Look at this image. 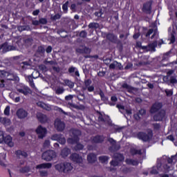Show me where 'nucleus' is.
<instances>
[{"label": "nucleus", "instance_id": "nucleus-57", "mask_svg": "<svg viewBox=\"0 0 177 177\" xmlns=\"http://www.w3.org/2000/svg\"><path fill=\"white\" fill-rule=\"evenodd\" d=\"M133 118H135V120H136V121H140V120H142V116L140 115V114H139L138 112L133 115Z\"/></svg>", "mask_w": 177, "mask_h": 177}, {"label": "nucleus", "instance_id": "nucleus-15", "mask_svg": "<svg viewBox=\"0 0 177 177\" xmlns=\"http://www.w3.org/2000/svg\"><path fill=\"white\" fill-rule=\"evenodd\" d=\"M36 117L38 121H39V122H41V124H45V122H48V116L42 113H37Z\"/></svg>", "mask_w": 177, "mask_h": 177}, {"label": "nucleus", "instance_id": "nucleus-46", "mask_svg": "<svg viewBox=\"0 0 177 177\" xmlns=\"http://www.w3.org/2000/svg\"><path fill=\"white\" fill-rule=\"evenodd\" d=\"M116 107L118 109H119L120 113H122V114H124V113H125V106L121 105V104H117Z\"/></svg>", "mask_w": 177, "mask_h": 177}, {"label": "nucleus", "instance_id": "nucleus-7", "mask_svg": "<svg viewBox=\"0 0 177 177\" xmlns=\"http://www.w3.org/2000/svg\"><path fill=\"white\" fill-rule=\"evenodd\" d=\"M0 48L2 49L3 53H6V52H9L10 50H16L17 49L16 46L9 45L8 42H5L0 45Z\"/></svg>", "mask_w": 177, "mask_h": 177}, {"label": "nucleus", "instance_id": "nucleus-53", "mask_svg": "<svg viewBox=\"0 0 177 177\" xmlns=\"http://www.w3.org/2000/svg\"><path fill=\"white\" fill-rule=\"evenodd\" d=\"M169 82L170 84H172V85H174V84H177L176 77H175V76L170 77Z\"/></svg>", "mask_w": 177, "mask_h": 177}, {"label": "nucleus", "instance_id": "nucleus-45", "mask_svg": "<svg viewBox=\"0 0 177 177\" xmlns=\"http://www.w3.org/2000/svg\"><path fill=\"white\" fill-rule=\"evenodd\" d=\"M68 143H70L71 145H74L75 143H78V141L77 139L71 137V138H68L67 140Z\"/></svg>", "mask_w": 177, "mask_h": 177}, {"label": "nucleus", "instance_id": "nucleus-50", "mask_svg": "<svg viewBox=\"0 0 177 177\" xmlns=\"http://www.w3.org/2000/svg\"><path fill=\"white\" fill-rule=\"evenodd\" d=\"M80 38H86V36L88 35V32L85 30H82L80 33Z\"/></svg>", "mask_w": 177, "mask_h": 177}, {"label": "nucleus", "instance_id": "nucleus-10", "mask_svg": "<svg viewBox=\"0 0 177 177\" xmlns=\"http://www.w3.org/2000/svg\"><path fill=\"white\" fill-rule=\"evenodd\" d=\"M16 114L19 120H24L28 115V112L23 109H19L17 111Z\"/></svg>", "mask_w": 177, "mask_h": 177}, {"label": "nucleus", "instance_id": "nucleus-4", "mask_svg": "<svg viewBox=\"0 0 177 177\" xmlns=\"http://www.w3.org/2000/svg\"><path fill=\"white\" fill-rule=\"evenodd\" d=\"M136 46L138 48H141V49H144L145 50H147V52H154L155 48H156V43H151L148 45V46H142V42L137 41L136 42Z\"/></svg>", "mask_w": 177, "mask_h": 177}, {"label": "nucleus", "instance_id": "nucleus-17", "mask_svg": "<svg viewBox=\"0 0 177 177\" xmlns=\"http://www.w3.org/2000/svg\"><path fill=\"white\" fill-rule=\"evenodd\" d=\"M3 142L6 143V145H8L9 147H13V146H15V143L12 141V137L10 136H3Z\"/></svg>", "mask_w": 177, "mask_h": 177}, {"label": "nucleus", "instance_id": "nucleus-32", "mask_svg": "<svg viewBox=\"0 0 177 177\" xmlns=\"http://www.w3.org/2000/svg\"><path fill=\"white\" fill-rule=\"evenodd\" d=\"M24 42L27 45V46H31L32 45V42H34V39H32V37H28L24 39Z\"/></svg>", "mask_w": 177, "mask_h": 177}, {"label": "nucleus", "instance_id": "nucleus-37", "mask_svg": "<svg viewBox=\"0 0 177 177\" xmlns=\"http://www.w3.org/2000/svg\"><path fill=\"white\" fill-rule=\"evenodd\" d=\"M174 158H175L174 156H172L171 158H167V156H163L161 158V160H167L168 164H172V162H174Z\"/></svg>", "mask_w": 177, "mask_h": 177}, {"label": "nucleus", "instance_id": "nucleus-34", "mask_svg": "<svg viewBox=\"0 0 177 177\" xmlns=\"http://www.w3.org/2000/svg\"><path fill=\"white\" fill-rule=\"evenodd\" d=\"M64 82L66 86H68L71 89H73L74 88V82H71L68 80H64Z\"/></svg>", "mask_w": 177, "mask_h": 177}, {"label": "nucleus", "instance_id": "nucleus-49", "mask_svg": "<svg viewBox=\"0 0 177 177\" xmlns=\"http://www.w3.org/2000/svg\"><path fill=\"white\" fill-rule=\"evenodd\" d=\"M161 109H162V103L156 102V111H158V110H162Z\"/></svg>", "mask_w": 177, "mask_h": 177}, {"label": "nucleus", "instance_id": "nucleus-61", "mask_svg": "<svg viewBox=\"0 0 177 177\" xmlns=\"http://www.w3.org/2000/svg\"><path fill=\"white\" fill-rule=\"evenodd\" d=\"M138 114L141 116V118H143L144 115H146V110L145 109H140L138 111Z\"/></svg>", "mask_w": 177, "mask_h": 177}, {"label": "nucleus", "instance_id": "nucleus-6", "mask_svg": "<svg viewBox=\"0 0 177 177\" xmlns=\"http://www.w3.org/2000/svg\"><path fill=\"white\" fill-rule=\"evenodd\" d=\"M36 133L38 135L39 139H44L46 136V128L39 125L35 130Z\"/></svg>", "mask_w": 177, "mask_h": 177}, {"label": "nucleus", "instance_id": "nucleus-9", "mask_svg": "<svg viewBox=\"0 0 177 177\" xmlns=\"http://www.w3.org/2000/svg\"><path fill=\"white\" fill-rule=\"evenodd\" d=\"M75 52L79 55H83L84 53L88 55V53H91V49L85 46H80L75 49Z\"/></svg>", "mask_w": 177, "mask_h": 177}, {"label": "nucleus", "instance_id": "nucleus-55", "mask_svg": "<svg viewBox=\"0 0 177 177\" xmlns=\"http://www.w3.org/2000/svg\"><path fill=\"white\" fill-rule=\"evenodd\" d=\"M4 151L3 147H0V157H3V159L6 158V155L3 153Z\"/></svg>", "mask_w": 177, "mask_h": 177}, {"label": "nucleus", "instance_id": "nucleus-47", "mask_svg": "<svg viewBox=\"0 0 177 177\" xmlns=\"http://www.w3.org/2000/svg\"><path fill=\"white\" fill-rule=\"evenodd\" d=\"M111 165H112V167H118V165H120V162L117 160H113L111 162H110Z\"/></svg>", "mask_w": 177, "mask_h": 177}, {"label": "nucleus", "instance_id": "nucleus-28", "mask_svg": "<svg viewBox=\"0 0 177 177\" xmlns=\"http://www.w3.org/2000/svg\"><path fill=\"white\" fill-rule=\"evenodd\" d=\"M68 71L70 74H73V73H75V75H76L77 77H80V72L78 71V70H77V68L74 66H71L68 68Z\"/></svg>", "mask_w": 177, "mask_h": 177}, {"label": "nucleus", "instance_id": "nucleus-12", "mask_svg": "<svg viewBox=\"0 0 177 177\" xmlns=\"http://www.w3.org/2000/svg\"><path fill=\"white\" fill-rule=\"evenodd\" d=\"M109 68L111 70H124V66H122L121 63L117 61H113V63L109 65Z\"/></svg>", "mask_w": 177, "mask_h": 177}, {"label": "nucleus", "instance_id": "nucleus-56", "mask_svg": "<svg viewBox=\"0 0 177 177\" xmlns=\"http://www.w3.org/2000/svg\"><path fill=\"white\" fill-rule=\"evenodd\" d=\"M113 149V151H118L119 149H120V145H117V143L113 145V147H110V150Z\"/></svg>", "mask_w": 177, "mask_h": 177}, {"label": "nucleus", "instance_id": "nucleus-54", "mask_svg": "<svg viewBox=\"0 0 177 177\" xmlns=\"http://www.w3.org/2000/svg\"><path fill=\"white\" fill-rule=\"evenodd\" d=\"M41 74H39V72L38 71H35L32 73V78H38V77H40Z\"/></svg>", "mask_w": 177, "mask_h": 177}, {"label": "nucleus", "instance_id": "nucleus-58", "mask_svg": "<svg viewBox=\"0 0 177 177\" xmlns=\"http://www.w3.org/2000/svg\"><path fill=\"white\" fill-rule=\"evenodd\" d=\"M84 149V146L81 143H77L76 146L75 147V150H82Z\"/></svg>", "mask_w": 177, "mask_h": 177}, {"label": "nucleus", "instance_id": "nucleus-63", "mask_svg": "<svg viewBox=\"0 0 177 177\" xmlns=\"http://www.w3.org/2000/svg\"><path fill=\"white\" fill-rule=\"evenodd\" d=\"M151 114H156V104H153L150 109Z\"/></svg>", "mask_w": 177, "mask_h": 177}, {"label": "nucleus", "instance_id": "nucleus-21", "mask_svg": "<svg viewBox=\"0 0 177 177\" xmlns=\"http://www.w3.org/2000/svg\"><path fill=\"white\" fill-rule=\"evenodd\" d=\"M17 30L19 32H23V31H31V27L29 25L18 26Z\"/></svg>", "mask_w": 177, "mask_h": 177}, {"label": "nucleus", "instance_id": "nucleus-59", "mask_svg": "<svg viewBox=\"0 0 177 177\" xmlns=\"http://www.w3.org/2000/svg\"><path fill=\"white\" fill-rule=\"evenodd\" d=\"M4 114L5 115H9V114H10V107L9 106L6 107Z\"/></svg>", "mask_w": 177, "mask_h": 177}, {"label": "nucleus", "instance_id": "nucleus-18", "mask_svg": "<svg viewBox=\"0 0 177 177\" xmlns=\"http://www.w3.org/2000/svg\"><path fill=\"white\" fill-rule=\"evenodd\" d=\"M71 158L75 162H77L79 164H81V162H82V157L81 156L78 155L77 153H73L71 156Z\"/></svg>", "mask_w": 177, "mask_h": 177}, {"label": "nucleus", "instance_id": "nucleus-27", "mask_svg": "<svg viewBox=\"0 0 177 177\" xmlns=\"http://www.w3.org/2000/svg\"><path fill=\"white\" fill-rule=\"evenodd\" d=\"M70 153H71V151L70 150V149L65 147L62 150L61 156L64 158L67 157L68 154H70Z\"/></svg>", "mask_w": 177, "mask_h": 177}, {"label": "nucleus", "instance_id": "nucleus-3", "mask_svg": "<svg viewBox=\"0 0 177 177\" xmlns=\"http://www.w3.org/2000/svg\"><path fill=\"white\" fill-rule=\"evenodd\" d=\"M137 137L143 142H149L153 138V131L149 130L147 133L140 132L138 133Z\"/></svg>", "mask_w": 177, "mask_h": 177}, {"label": "nucleus", "instance_id": "nucleus-24", "mask_svg": "<svg viewBox=\"0 0 177 177\" xmlns=\"http://www.w3.org/2000/svg\"><path fill=\"white\" fill-rule=\"evenodd\" d=\"M113 158H115V160H116L119 162H121L124 160V155L118 153H115L113 154Z\"/></svg>", "mask_w": 177, "mask_h": 177}, {"label": "nucleus", "instance_id": "nucleus-48", "mask_svg": "<svg viewBox=\"0 0 177 177\" xmlns=\"http://www.w3.org/2000/svg\"><path fill=\"white\" fill-rule=\"evenodd\" d=\"M39 24H43V25L48 24V19L46 18H40L39 19Z\"/></svg>", "mask_w": 177, "mask_h": 177}, {"label": "nucleus", "instance_id": "nucleus-31", "mask_svg": "<svg viewBox=\"0 0 177 177\" xmlns=\"http://www.w3.org/2000/svg\"><path fill=\"white\" fill-rule=\"evenodd\" d=\"M64 87L63 86H57L55 88V92L56 95H62V93H64Z\"/></svg>", "mask_w": 177, "mask_h": 177}, {"label": "nucleus", "instance_id": "nucleus-22", "mask_svg": "<svg viewBox=\"0 0 177 177\" xmlns=\"http://www.w3.org/2000/svg\"><path fill=\"white\" fill-rule=\"evenodd\" d=\"M37 169H49V168H52V164L50 163H43V164H40L36 166Z\"/></svg>", "mask_w": 177, "mask_h": 177}, {"label": "nucleus", "instance_id": "nucleus-40", "mask_svg": "<svg viewBox=\"0 0 177 177\" xmlns=\"http://www.w3.org/2000/svg\"><path fill=\"white\" fill-rule=\"evenodd\" d=\"M130 153L133 155L135 156V154H142V151L141 150H137L135 149H131L130 150Z\"/></svg>", "mask_w": 177, "mask_h": 177}, {"label": "nucleus", "instance_id": "nucleus-29", "mask_svg": "<svg viewBox=\"0 0 177 177\" xmlns=\"http://www.w3.org/2000/svg\"><path fill=\"white\" fill-rule=\"evenodd\" d=\"M87 161L88 162L92 163L96 161V155L95 153H90L87 156Z\"/></svg>", "mask_w": 177, "mask_h": 177}, {"label": "nucleus", "instance_id": "nucleus-33", "mask_svg": "<svg viewBox=\"0 0 177 177\" xmlns=\"http://www.w3.org/2000/svg\"><path fill=\"white\" fill-rule=\"evenodd\" d=\"M30 171H31V169L29 167V166H25L19 169V172L21 174H27L30 172Z\"/></svg>", "mask_w": 177, "mask_h": 177}, {"label": "nucleus", "instance_id": "nucleus-52", "mask_svg": "<svg viewBox=\"0 0 177 177\" xmlns=\"http://www.w3.org/2000/svg\"><path fill=\"white\" fill-rule=\"evenodd\" d=\"M108 142H109V143L112 145L111 147L115 146V143H117V141H115V140L113 139L112 138H109Z\"/></svg>", "mask_w": 177, "mask_h": 177}, {"label": "nucleus", "instance_id": "nucleus-39", "mask_svg": "<svg viewBox=\"0 0 177 177\" xmlns=\"http://www.w3.org/2000/svg\"><path fill=\"white\" fill-rule=\"evenodd\" d=\"M67 107H69V109H76V110H80V106L73 104V102H68Z\"/></svg>", "mask_w": 177, "mask_h": 177}, {"label": "nucleus", "instance_id": "nucleus-25", "mask_svg": "<svg viewBox=\"0 0 177 177\" xmlns=\"http://www.w3.org/2000/svg\"><path fill=\"white\" fill-rule=\"evenodd\" d=\"M104 140V138L100 136H96L92 138L93 143H102Z\"/></svg>", "mask_w": 177, "mask_h": 177}, {"label": "nucleus", "instance_id": "nucleus-30", "mask_svg": "<svg viewBox=\"0 0 177 177\" xmlns=\"http://www.w3.org/2000/svg\"><path fill=\"white\" fill-rule=\"evenodd\" d=\"M26 80L29 83L30 86H31V88H33V89H37V88L35 87V84H34V80H32V76H28Z\"/></svg>", "mask_w": 177, "mask_h": 177}, {"label": "nucleus", "instance_id": "nucleus-14", "mask_svg": "<svg viewBox=\"0 0 177 177\" xmlns=\"http://www.w3.org/2000/svg\"><path fill=\"white\" fill-rule=\"evenodd\" d=\"M151 1H147V3H144L142 12L147 15H150V13H151Z\"/></svg>", "mask_w": 177, "mask_h": 177}, {"label": "nucleus", "instance_id": "nucleus-41", "mask_svg": "<svg viewBox=\"0 0 177 177\" xmlns=\"http://www.w3.org/2000/svg\"><path fill=\"white\" fill-rule=\"evenodd\" d=\"M68 1H67L63 6H62V9L64 10V13H67L68 10Z\"/></svg>", "mask_w": 177, "mask_h": 177}, {"label": "nucleus", "instance_id": "nucleus-35", "mask_svg": "<svg viewBox=\"0 0 177 177\" xmlns=\"http://www.w3.org/2000/svg\"><path fill=\"white\" fill-rule=\"evenodd\" d=\"M109 156H102L99 157V160L102 164L107 163L109 162Z\"/></svg>", "mask_w": 177, "mask_h": 177}, {"label": "nucleus", "instance_id": "nucleus-11", "mask_svg": "<svg viewBox=\"0 0 177 177\" xmlns=\"http://www.w3.org/2000/svg\"><path fill=\"white\" fill-rule=\"evenodd\" d=\"M165 117V110L160 109L156 111V121H162Z\"/></svg>", "mask_w": 177, "mask_h": 177}, {"label": "nucleus", "instance_id": "nucleus-43", "mask_svg": "<svg viewBox=\"0 0 177 177\" xmlns=\"http://www.w3.org/2000/svg\"><path fill=\"white\" fill-rule=\"evenodd\" d=\"M5 77L7 78V80H13V75L12 73H10L9 72H6L4 73Z\"/></svg>", "mask_w": 177, "mask_h": 177}, {"label": "nucleus", "instance_id": "nucleus-20", "mask_svg": "<svg viewBox=\"0 0 177 177\" xmlns=\"http://www.w3.org/2000/svg\"><path fill=\"white\" fill-rule=\"evenodd\" d=\"M122 88H124V89H127V91H128L129 93H133V91H138V89H136V88L133 87V86L129 85V84H127V83H124V84L122 85Z\"/></svg>", "mask_w": 177, "mask_h": 177}, {"label": "nucleus", "instance_id": "nucleus-44", "mask_svg": "<svg viewBox=\"0 0 177 177\" xmlns=\"http://www.w3.org/2000/svg\"><path fill=\"white\" fill-rule=\"evenodd\" d=\"M43 147H44V149H49V147H50V141L46 140L43 144Z\"/></svg>", "mask_w": 177, "mask_h": 177}, {"label": "nucleus", "instance_id": "nucleus-23", "mask_svg": "<svg viewBox=\"0 0 177 177\" xmlns=\"http://www.w3.org/2000/svg\"><path fill=\"white\" fill-rule=\"evenodd\" d=\"M36 55L44 57L45 56V48L42 46H39L36 50Z\"/></svg>", "mask_w": 177, "mask_h": 177}, {"label": "nucleus", "instance_id": "nucleus-36", "mask_svg": "<svg viewBox=\"0 0 177 177\" xmlns=\"http://www.w3.org/2000/svg\"><path fill=\"white\" fill-rule=\"evenodd\" d=\"M88 28H100V25L96 22H91L88 26Z\"/></svg>", "mask_w": 177, "mask_h": 177}, {"label": "nucleus", "instance_id": "nucleus-64", "mask_svg": "<svg viewBox=\"0 0 177 177\" xmlns=\"http://www.w3.org/2000/svg\"><path fill=\"white\" fill-rule=\"evenodd\" d=\"M62 17V15L59 14H56L55 15L51 17V20H59Z\"/></svg>", "mask_w": 177, "mask_h": 177}, {"label": "nucleus", "instance_id": "nucleus-19", "mask_svg": "<svg viewBox=\"0 0 177 177\" xmlns=\"http://www.w3.org/2000/svg\"><path fill=\"white\" fill-rule=\"evenodd\" d=\"M106 39L112 42L113 44H117L118 37L115 35L113 33H108L106 34Z\"/></svg>", "mask_w": 177, "mask_h": 177}, {"label": "nucleus", "instance_id": "nucleus-2", "mask_svg": "<svg viewBox=\"0 0 177 177\" xmlns=\"http://www.w3.org/2000/svg\"><path fill=\"white\" fill-rule=\"evenodd\" d=\"M41 158L45 161H52L53 158H56V152L53 150H48L42 153Z\"/></svg>", "mask_w": 177, "mask_h": 177}, {"label": "nucleus", "instance_id": "nucleus-8", "mask_svg": "<svg viewBox=\"0 0 177 177\" xmlns=\"http://www.w3.org/2000/svg\"><path fill=\"white\" fill-rule=\"evenodd\" d=\"M50 139L51 140H57L61 145H64L66 143V138L63 137L62 134H60V133L59 134L55 133L51 136Z\"/></svg>", "mask_w": 177, "mask_h": 177}, {"label": "nucleus", "instance_id": "nucleus-38", "mask_svg": "<svg viewBox=\"0 0 177 177\" xmlns=\"http://www.w3.org/2000/svg\"><path fill=\"white\" fill-rule=\"evenodd\" d=\"M2 124L3 125H5V127H9V125L12 124V122H10V119L4 117Z\"/></svg>", "mask_w": 177, "mask_h": 177}, {"label": "nucleus", "instance_id": "nucleus-16", "mask_svg": "<svg viewBox=\"0 0 177 177\" xmlns=\"http://www.w3.org/2000/svg\"><path fill=\"white\" fill-rule=\"evenodd\" d=\"M70 136H71V138L77 139V140L79 141L80 138H78V136H81V131L72 129L70 131Z\"/></svg>", "mask_w": 177, "mask_h": 177}, {"label": "nucleus", "instance_id": "nucleus-5", "mask_svg": "<svg viewBox=\"0 0 177 177\" xmlns=\"http://www.w3.org/2000/svg\"><path fill=\"white\" fill-rule=\"evenodd\" d=\"M54 125L58 132H63L66 128V123L60 119H56Z\"/></svg>", "mask_w": 177, "mask_h": 177}, {"label": "nucleus", "instance_id": "nucleus-1", "mask_svg": "<svg viewBox=\"0 0 177 177\" xmlns=\"http://www.w3.org/2000/svg\"><path fill=\"white\" fill-rule=\"evenodd\" d=\"M55 168L58 172H63L64 174H68L73 171V165L67 162L58 163L55 165Z\"/></svg>", "mask_w": 177, "mask_h": 177}, {"label": "nucleus", "instance_id": "nucleus-60", "mask_svg": "<svg viewBox=\"0 0 177 177\" xmlns=\"http://www.w3.org/2000/svg\"><path fill=\"white\" fill-rule=\"evenodd\" d=\"M95 16H96L97 17H102V15H103V10H100L99 12H95L94 13Z\"/></svg>", "mask_w": 177, "mask_h": 177}, {"label": "nucleus", "instance_id": "nucleus-42", "mask_svg": "<svg viewBox=\"0 0 177 177\" xmlns=\"http://www.w3.org/2000/svg\"><path fill=\"white\" fill-rule=\"evenodd\" d=\"M44 63V64H50V66H57V62L56 61L45 60Z\"/></svg>", "mask_w": 177, "mask_h": 177}, {"label": "nucleus", "instance_id": "nucleus-26", "mask_svg": "<svg viewBox=\"0 0 177 177\" xmlns=\"http://www.w3.org/2000/svg\"><path fill=\"white\" fill-rule=\"evenodd\" d=\"M16 155L18 158H26L27 157V153L21 150H18L16 151Z\"/></svg>", "mask_w": 177, "mask_h": 177}, {"label": "nucleus", "instance_id": "nucleus-51", "mask_svg": "<svg viewBox=\"0 0 177 177\" xmlns=\"http://www.w3.org/2000/svg\"><path fill=\"white\" fill-rule=\"evenodd\" d=\"M165 92L166 93V96H168L169 97L174 95V91L172 90L166 89L165 90Z\"/></svg>", "mask_w": 177, "mask_h": 177}, {"label": "nucleus", "instance_id": "nucleus-62", "mask_svg": "<svg viewBox=\"0 0 177 177\" xmlns=\"http://www.w3.org/2000/svg\"><path fill=\"white\" fill-rule=\"evenodd\" d=\"M40 176H46L48 175V171L47 170H40L39 171Z\"/></svg>", "mask_w": 177, "mask_h": 177}, {"label": "nucleus", "instance_id": "nucleus-13", "mask_svg": "<svg viewBox=\"0 0 177 177\" xmlns=\"http://www.w3.org/2000/svg\"><path fill=\"white\" fill-rule=\"evenodd\" d=\"M17 92H19V93H22L25 96H27V95H30V94L32 93V91H31L30 87H28L27 86H24L21 88H17Z\"/></svg>", "mask_w": 177, "mask_h": 177}]
</instances>
